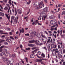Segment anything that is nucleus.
I'll use <instances>...</instances> for the list:
<instances>
[{"instance_id": "39448f33", "label": "nucleus", "mask_w": 65, "mask_h": 65, "mask_svg": "<svg viewBox=\"0 0 65 65\" xmlns=\"http://www.w3.org/2000/svg\"><path fill=\"white\" fill-rule=\"evenodd\" d=\"M35 44H36L37 45H39L40 46H41V45H42L43 44V43H39L38 42H36L35 43Z\"/></svg>"}, {"instance_id": "a19ab883", "label": "nucleus", "mask_w": 65, "mask_h": 65, "mask_svg": "<svg viewBox=\"0 0 65 65\" xmlns=\"http://www.w3.org/2000/svg\"><path fill=\"white\" fill-rule=\"evenodd\" d=\"M50 42V39H48L46 43L47 44L48 43V42Z\"/></svg>"}, {"instance_id": "412c9836", "label": "nucleus", "mask_w": 65, "mask_h": 65, "mask_svg": "<svg viewBox=\"0 0 65 65\" xmlns=\"http://www.w3.org/2000/svg\"><path fill=\"white\" fill-rule=\"evenodd\" d=\"M5 15L6 17L9 20L10 22V20H9V17L8 16V15L7 14H5Z\"/></svg>"}, {"instance_id": "bf43d9fd", "label": "nucleus", "mask_w": 65, "mask_h": 65, "mask_svg": "<svg viewBox=\"0 0 65 65\" xmlns=\"http://www.w3.org/2000/svg\"><path fill=\"white\" fill-rule=\"evenodd\" d=\"M15 38L16 39V40H17V39H18L19 38H18V37H15ZM16 38L17 39H16Z\"/></svg>"}, {"instance_id": "6e6552de", "label": "nucleus", "mask_w": 65, "mask_h": 65, "mask_svg": "<svg viewBox=\"0 0 65 65\" xmlns=\"http://www.w3.org/2000/svg\"><path fill=\"white\" fill-rule=\"evenodd\" d=\"M17 12L18 14H21L22 13V11L20 10L17 9Z\"/></svg>"}, {"instance_id": "e433bc0d", "label": "nucleus", "mask_w": 65, "mask_h": 65, "mask_svg": "<svg viewBox=\"0 0 65 65\" xmlns=\"http://www.w3.org/2000/svg\"><path fill=\"white\" fill-rule=\"evenodd\" d=\"M41 36L42 37H43V38H45V36L43 35V34H42L41 35Z\"/></svg>"}, {"instance_id": "774afa93", "label": "nucleus", "mask_w": 65, "mask_h": 65, "mask_svg": "<svg viewBox=\"0 0 65 65\" xmlns=\"http://www.w3.org/2000/svg\"><path fill=\"white\" fill-rule=\"evenodd\" d=\"M54 30H56V31H57V27H55L54 28Z\"/></svg>"}, {"instance_id": "1a4fd4ad", "label": "nucleus", "mask_w": 65, "mask_h": 65, "mask_svg": "<svg viewBox=\"0 0 65 65\" xmlns=\"http://www.w3.org/2000/svg\"><path fill=\"white\" fill-rule=\"evenodd\" d=\"M50 42L51 43H52V45L53 44H54L55 43V41H53V39H51V40Z\"/></svg>"}, {"instance_id": "cd10ccee", "label": "nucleus", "mask_w": 65, "mask_h": 65, "mask_svg": "<svg viewBox=\"0 0 65 65\" xmlns=\"http://www.w3.org/2000/svg\"><path fill=\"white\" fill-rule=\"evenodd\" d=\"M38 54L39 55H41V53L40 51H38Z\"/></svg>"}, {"instance_id": "5701e85b", "label": "nucleus", "mask_w": 65, "mask_h": 65, "mask_svg": "<svg viewBox=\"0 0 65 65\" xmlns=\"http://www.w3.org/2000/svg\"><path fill=\"white\" fill-rule=\"evenodd\" d=\"M36 36H37L38 38H40V35L39 33H38Z\"/></svg>"}, {"instance_id": "338daca9", "label": "nucleus", "mask_w": 65, "mask_h": 65, "mask_svg": "<svg viewBox=\"0 0 65 65\" xmlns=\"http://www.w3.org/2000/svg\"><path fill=\"white\" fill-rule=\"evenodd\" d=\"M62 65H65V62H63V63Z\"/></svg>"}, {"instance_id": "ddd939ff", "label": "nucleus", "mask_w": 65, "mask_h": 65, "mask_svg": "<svg viewBox=\"0 0 65 65\" xmlns=\"http://www.w3.org/2000/svg\"><path fill=\"white\" fill-rule=\"evenodd\" d=\"M14 16H12L11 18V24H12V20H14Z\"/></svg>"}, {"instance_id": "b1692460", "label": "nucleus", "mask_w": 65, "mask_h": 65, "mask_svg": "<svg viewBox=\"0 0 65 65\" xmlns=\"http://www.w3.org/2000/svg\"><path fill=\"white\" fill-rule=\"evenodd\" d=\"M34 34L35 35V36H37V34H38V33H37L36 32H34Z\"/></svg>"}, {"instance_id": "7c9ffc66", "label": "nucleus", "mask_w": 65, "mask_h": 65, "mask_svg": "<svg viewBox=\"0 0 65 65\" xmlns=\"http://www.w3.org/2000/svg\"><path fill=\"white\" fill-rule=\"evenodd\" d=\"M40 17H43V14H42V13H41L40 14Z\"/></svg>"}, {"instance_id": "2f4dec72", "label": "nucleus", "mask_w": 65, "mask_h": 65, "mask_svg": "<svg viewBox=\"0 0 65 65\" xmlns=\"http://www.w3.org/2000/svg\"><path fill=\"white\" fill-rule=\"evenodd\" d=\"M5 45H8V43L6 42H5L4 43Z\"/></svg>"}, {"instance_id": "4d7b16f0", "label": "nucleus", "mask_w": 65, "mask_h": 65, "mask_svg": "<svg viewBox=\"0 0 65 65\" xmlns=\"http://www.w3.org/2000/svg\"><path fill=\"white\" fill-rule=\"evenodd\" d=\"M65 53V49H63V54H64Z\"/></svg>"}, {"instance_id": "864d4df0", "label": "nucleus", "mask_w": 65, "mask_h": 65, "mask_svg": "<svg viewBox=\"0 0 65 65\" xmlns=\"http://www.w3.org/2000/svg\"><path fill=\"white\" fill-rule=\"evenodd\" d=\"M48 32L50 34H52V32L51 31H48Z\"/></svg>"}, {"instance_id": "79ce46f5", "label": "nucleus", "mask_w": 65, "mask_h": 65, "mask_svg": "<svg viewBox=\"0 0 65 65\" xmlns=\"http://www.w3.org/2000/svg\"><path fill=\"white\" fill-rule=\"evenodd\" d=\"M3 1L5 3H7V1L6 0H3Z\"/></svg>"}, {"instance_id": "680f3d73", "label": "nucleus", "mask_w": 65, "mask_h": 65, "mask_svg": "<svg viewBox=\"0 0 65 65\" xmlns=\"http://www.w3.org/2000/svg\"><path fill=\"white\" fill-rule=\"evenodd\" d=\"M36 23H38V20H36Z\"/></svg>"}, {"instance_id": "a18cd8bd", "label": "nucleus", "mask_w": 65, "mask_h": 65, "mask_svg": "<svg viewBox=\"0 0 65 65\" xmlns=\"http://www.w3.org/2000/svg\"><path fill=\"white\" fill-rule=\"evenodd\" d=\"M62 6V5L59 4L58 5V7H61Z\"/></svg>"}, {"instance_id": "f704fd0d", "label": "nucleus", "mask_w": 65, "mask_h": 65, "mask_svg": "<svg viewBox=\"0 0 65 65\" xmlns=\"http://www.w3.org/2000/svg\"><path fill=\"white\" fill-rule=\"evenodd\" d=\"M16 57V55L14 54L12 55V57Z\"/></svg>"}, {"instance_id": "c756f323", "label": "nucleus", "mask_w": 65, "mask_h": 65, "mask_svg": "<svg viewBox=\"0 0 65 65\" xmlns=\"http://www.w3.org/2000/svg\"><path fill=\"white\" fill-rule=\"evenodd\" d=\"M29 33L31 34H33V31L32 30H30L29 31Z\"/></svg>"}, {"instance_id": "9b49d317", "label": "nucleus", "mask_w": 65, "mask_h": 65, "mask_svg": "<svg viewBox=\"0 0 65 65\" xmlns=\"http://www.w3.org/2000/svg\"><path fill=\"white\" fill-rule=\"evenodd\" d=\"M49 18L50 19H55V17L54 16L51 15L50 16Z\"/></svg>"}, {"instance_id": "3c124183", "label": "nucleus", "mask_w": 65, "mask_h": 65, "mask_svg": "<svg viewBox=\"0 0 65 65\" xmlns=\"http://www.w3.org/2000/svg\"><path fill=\"white\" fill-rule=\"evenodd\" d=\"M10 15H11L12 14V13H11V10H10Z\"/></svg>"}, {"instance_id": "2eb2a0df", "label": "nucleus", "mask_w": 65, "mask_h": 65, "mask_svg": "<svg viewBox=\"0 0 65 65\" xmlns=\"http://www.w3.org/2000/svg\"><path fill=\"white\" fill-rule=\"evenodd\" d=\"M58 49L56 48L55 49V54L56 55H57V53H58Z\"/></svg>"}, {"instance_id": "0e129e2a", "label": "nucleus", "mask_w": 65, "mask_h": 65, "mask_svg": "<svg viewBox=\"0 0 65 65\" xmlns=\"http://www.w3.org/2000/svg\"><path fill=\"white\" fill-rule=\"evenodd\" d=\"M7 29L8 31H10V28H7Z\"/></svg>"}, {"instance_id": "5fc2aeb1", "label": "nucleus", "mask_w": 65, "mask_h": 65, "mask_svg": "<svg viewBox=\"0 0 65 65\" xmlns=\"http://www.w3.org/2000/svg\"><path fill=\"white\" fill-rule=\"evenodd\" d=\"M2 34H6V35H7L8 34V33L6 32V33H3Z\"/></svg>"}, {"instance_id": "4468645a", "label": "nucleus", "mask_w": 65, "mask_h": 65, "mask_svg": "<svg viewBox=\"0 0 65 65\" xmlns=\"http://www.w3.org/2000/svg\"><path fill=\"white\" fill-rule=\"evenodd\" d=\"M1 53L2 56H5V53L4 52H3Z\"/></svg>"}, {"instance_id": "69168bd1", "label": "nucleus", "mask_w": 65, "mask_h": 65, "mask_svg": "<svg viewBox=\"0 0 65 65\" xmlns=\"http://www.w3.org/2000/svg\"><path fill=\"white\" fill-rule=\"evenodd\" d=\"M2 49L1 48H0V52H2Z\"/></svg>"}, {"instance_id": "f8f14e48", "label": "nucleus", "mask_w": 65, "mask_h": 65, "mask_svg": "<svg viewBox=\"0 0 65 65\" xmlns=\"http://www.w3.org/2000/svg\"><path fill=\"white\" fill-rule=\"evenodd\" d=\"M28 46H30V47H33L34 46V44H28Z\"/></svg>"}, {"instance_id": "8fccbe9b", "label": "nucleus", "mask_w": 65, "mask_h": 65, "mask_svg": "<svg viewBox=\"0 0 65 65\" xmlns=\"http://www.w3.org/2000/svg\"><path fill=\"white\" fill-rule=\"evenodd\" d=\"M58 48H59H59H61V47H60V46L59 45H58Z\"/></svg>"}, {"instance_id": "6e6d98bb", "label": "nucleus", "mask_w": 65, "mask_h": 65, "mask_svg": "<svg viewBox=\"0 0 65 65\" xmlns=\"http://www.w3.org/2000/svg\"><path fill=\"white\" fill-rule=\"evenodd\" d=\"M39 51V49L37 48L36 50H35V51Z\"/></svg>"}, {"instance_id": "a211bd4d", "label": "nucleus", "mask_w": 65, "mask_h": 65, "mask_svg": "<svg viewBox=\"0 0 65 65\" xmlns=\"http://www.w3.org/2000/svg\"><path fill=\"white\" fill-rule=\"evenodd\" d=\"M34 55L32 54L30 55V58H34Z\"/></svg>"}, {"instance_id": "f257e3e1", "label": "nucleus", "mask_w": 65, "mask_h": 65, "mask_svg": "<svg viewBox=\"0 0 65 65\" xmlns=\"http://www.w3.org/2000/svg\"><path fill=\"white\" fill-rule=\"evenodd\" d=\"M38 42V43H40V41H39L38 40L30 41H29V43H34V42Z\"/></svg>"}, {"instance_id": "4be33fe9", "label": "nucleus", "mask_w": 65, "mask_h": 65, "mask_svg": "<svg viewBox=\"0 0 65 65\" xmlns=\"http://www.w3.org/2000/svg\"><path fill=\"white\" fill-rule=\"evenodd\" d=\"M59 55H61L62 54V51H59L58 52V53Z\"/></svg>"}, {"instance_id": "de8ad7c7", "label": "nucleus", "mask_w": 65, "mask_h": 65, "mask_svg": "<svg viewBox=\"0 0 65 65\" xmlns=\"http://www.w3.org/2000/svg\"><path fill=\"white\" fill-rule=\"evenodd\" d=\"M39 40H43V39L42 38H41V37H40L39 38Z\"/></svg>"}, {"instance_id": "e2e57ef3", "label": "nucleus", "mask_w": 65, "mask_h": 65, "mask_svg": "<svg viewBox=\"0 0 65 65\" xmlns=\"http://www.w3.org/2000/svg\"><path fill=\"white\" fill-rule=\"evenodd\" d=\"M6 6H7L8 7H9V4H6Z\"/></svg>"}, {"instance_id": "72a5a7b5", "label": "nucleus", "mask_w": 65, "mask_h": 65, "mask_svg": "<svg viewBox=\"0 0 65 65\" xmlns=\"http://www.w3.org/2000/svg\"><path fill=\"white\" fill-rule=\"evenodd\" d=\"M5 47V46L4 45H3L1 47H0V48H1L2 49L3 48V47Z\"/></svg>"}, {"instance_id": "09e8293b", "label": "nucleus", "mask_w": 65, "mask_h": 65, "mask_svg": "<svg viewBox=\"0 0 65 65\" xmlns=\"http://www.w3.org/2000/svg\"><path fill=\"white\" fill-rule=\"evenodd\" d=\"M37 48V47H34L32 48V50H35V49H36Z\"/></svg>"}, {"instance_id": "f3484780", "label": "nucleus", "mask_w": 65, "mask_h": 65, "mask_svg": "<svg viewBox=\"0 0 65 65\" xmlns=\"http://www.w3.org/2000/svg\"><path fill=\"white\" fill-rule=\"evenodd\" d=\"M36 61L37 62H42V60L41 59H36Z\"/></svg>"}, {"instance_id": "58836bf2", "label": "nucleus", "mask_w": 65, "mask_h": 65, "mask_svg": "<svg viewBox=\"0 0 65 65\" xmlns=\"http://www.w3.org/2000/svg\"><path fill=\"white\" fill-rule=\"evenodd\" d=\"M26 50H30V47H28V48H26Z\"/></svg>"}, {"instance_id": "9d476101", "label": "nucleus", "mask_w": 65, "mask_h": 65, "mask_svg": "<svg viewBox=\"0 0 65 65\" xmlns=\"http://www.w3.org/2000/svg\"><path fill=\"white\" fill-rule=\"evenodd\" d=\"M14 22H13V24H17V23H18V21H17V18H15L14 19Z\"/></svg>"}, {"instance_id": "473e14b6", "label": "nucleus", "mask_w": 65, "mask_h": 65, "mask_svg": "<svg viewBox=\"0 0 65 65\" xmlns=\"http://www.w3.org/2000/svg\"><path fill=\"white\" fill-rule=\"evenodd\" d=\"M5 47V46L4 45H3L1 47H0V48H1L2 49L3 48V47Z\"/></svg>"}, {"instance_id": "6ab92c4d", "label": "nucleus", "mask_w": 65, "mask_h": 65, "mask_svg": "<svg viewBox=\"0 0 65 65\" xmlns=\"http://www.w3.org/2000/svg\"><path fill=\"white\" fill-rule=\"evenodd\" d=\"M52 45H53V46L51 48H56V47H57V45H56L55 46L54 44H53ZM54 46H55V47H54Z\"/></svg>"}, {"instance_id": "c03bdc74", "label": "nucleus", "mask_w": 65, "mask_h": 65, "mask_svg": "<svg viewBox=\"0 0 65 65\" xmlns=\"http://www.w3.org/2000/svg\"><path fill=\"white\" fill-rule=\"evenodd\" d=\"M65 13V11H63L62 12V13L61 14L62 15H63L64 14V13Z\"/></svg>"}, {"instance_id": "423d86ee", "label": "nucleus", "mask_w": 65, "mask_h": 65, "mask_svg": "<svg viewBox=\"0 0 65 65\" xmlns=\"http://www.w3.org/2000/svg\"><path fill=\"white\" fill-rule=\"evenodd\" d=\"M4 51L6 54H8V52L9 51V49L8 48L7 49H4Z\"/></svg>"}, {"instance_id": "37998d69", "label": "nucleus", "mask_w": 65, "mask_h": 65, "mask_svg": "<svg viewBox=\"0 0 65 65\" xmlns=\"http://www.w3.org/2000/svg\"><path fill=\"white\" fill-rule=\"evenodd\" d=\"M21 32L22 33H24V29L22 28V30H21Z\"/></svg>"}, {"instance_id": "a878e982", "label": "nucleus", "mask_w": 65, "mask_h": 65, "mask_svg": "<svg viewBox=\"0 0 65 65\" xmlns=\"http://www.w3.org/2000/svg\"><path fill=\"white\" fill-rule=\"evenodd\" d=\"M61 47L62 48V49L63 50L64 48L65 47V46H64V45H61Z\"/></svg>"}, {"instance_id": "0eeeda50", "label": "nucleus", "mask_w": 65, "mask_h": 65, "mask_svg": "<svg viewBox=\"0 0 65 65\" xmlns=\"http://www.w3.org/2000/svg\"><path fill=\"white\" fill-rule=\"evenodd\" d=\"M48 10V8L47 7H46L43 9V11L44 12H46Z\"/></svg>"}, {"instance_id": "c9c22d12", "label": "nucleus", "mask_w": 65, "mask_h": 65, "mask_svg": "<svg viewBox=\"0 0 65 65\" xmlns=\"http://www.w3.org/2000/svg\"><path fill=\"white\" fill-rule=\"evenodd\" d=\"M42 14H43V17L46 15V13H42Z\"/></svg>"}, {"instance_id": "bb28decb", "label": "nucleus", "mask_w": 65, "mask_h": 65, "mask_svg": "<svg viewBox=\"0 0 65 65\" xmlns=\"http://www.w3.org/2000/svg\"><path fill=\"white\" fill-rule=\"evenodd\" d=\"M4 10H7L8 9V7L6 6L4 8Z\"/></svg>"}, {"instance_id": "13d9d810", "label": "nucleus", "mask_w": 65, "mask_h": 65, "mask_svg": "<svg viewBox=\"0 0 65 65\" xmlns=\"http://www.w3.org/2000/svg\"><path fill=\"white\" fill-rule=\"evenodd\" d=\"M22 50H23V52H25V53H26V52H27V51H25V50H24L23 49H21Z\"/></svg>"}, {"instance_id": "393cba45", "label": "nucleus", "mask_w": 65, "mask_h": 65, "mask_svg": "<svg viewBox=\"0 0 65 65\" xmlns=\"http://www.w3.org/2000/svg\"><path fill=\"white\" fill-rule=\"evenodd\" d=\"M47 17V15H45L44 17V19L43 20L44 21L45 20L46 18Z\"/></svg>"}, {"instance_id": "052dcab7", "label": "nucleus", "mask_w": 65, "mask_h": 65, "mask_svg": "<svg viewBox=\"0 0 65 65\" xmlns=\"http://www.w3.org/2000/svg\"><path fill=\"white\" fill-rule=\"evenodd\" d=\"M15 15H16V14H18V13H17V10H16V9H15Z\"/></svg>"}, {"instance_id": "20e7f679", "label": "nucleus", "mask_w": 65, "mask_h": 65, "mask_svg": "<svg viewBox=\"0 0 65 65\" xmlns=\"http://www.w3.org/2000/svg\"><path fill=\"white\" fill-rule=\"evenodd\" d=\"M3 58L4 59V62L6 63H8V62H7L8 61V58L7 57H4Z\"/></svg>"}, {"instance_id": "c85d7f7f", "label": "nucleus", "mask_w": 65, "mask_h": 65, "mask_svg": "<svg viewBox=\"0 0 65 65\" xmlns=\"http://www.w3.org/2000/svg\"><path fill=\"white\" fill-rule=\"evenodd\" d=\"M5 41V40H2L1 39V41L0 42V43H1L2 42H3V41Z\"/></svg>"}, {"instance_id": "4c0bfd02", "label": "nucleus", "mask_w": 65, "mask_h": 65, "mask_svg": "<svg viewBox=\"0 0 65 65\" xmlns=\"http://www.w3.org/2000/svg\"><path fill=\"white\" fill-rule=\"evenodd\" d=\"M10 39H12V40H14V38H13V37H11V36H10Z\"/></svg>"}, {"instance_id": "ea45409f", "label": "nucleus", "mask_w": 65, "mask_h": 65, "mask_svg": "<svg viewBox=\"0 0 65 65\" xmlns=\"http://www.w3.org/2000/svg\"><path fill=\"white\" fill-rule=\"evenodd\" d=\"M42 40V41L43 42H45L44 43V44H45V43H46V41H45V40L44 41V39L43 40Z\"/></svg>"}, {"instance_id": "49530a36", "label": "nucleus", "mask_w": 65, "mask_h": 65, "mask_svg": "<svg viewBox=\"0 0 65 65\" xmlns=\"http://www.w3.org/2000/svg\"><path fill=\"white\" fill-rule=\"evenodd\" d=\"M9 34L10 35H12V32H9Z\"/></svg>"}, {"instance_id": "f03ea898", "label": "nucleus", "mask_w": 65, "mask_h": 65, "mask_svg": "<svg viewBox=\"0 0 65 65\" xmlns=\"http://www.w3.org/2000/svg\"><path fill=\"white\" fill-rule=\"evenodd\" d=\"M39 6L40 8H41L44 7V4H43V1H42L39 4Z\"/></svg>"}, {"instance_id": "7ed1b4c3", "label": "nucleus", "mask_w": 65, "mask_h": 65, "mask_svg": "<svg viewBox=\"0 0 65 65\" xmlns=\"http://www.w3.org/2000/svg\"><path fill=\"white\" fill-rule=\"evenodd\" d=\"M6 41L7 42H9V43H12V40L11 39H10L8 38L7 39H6Z\"/></svg>"}, {"instance_id": "aec40b11", "label": "nucleus", "mask_w": 65, "mask_h": 65, "mask_svg": "<svg viewBox=\"0 0 65 65\" xmlns=\"http://www.w3.org/2000/svg\"><path fill=\"white\" fill-rule=\"evenodd\" d=\"M41 56L43 58H45V55L43 53H42L41 55Z\"/></svg>"}, {"instance_id": "dca6fc26", "label": "nucleus", "mask_w": 65, "mask_h": 65, "mask_svg": "<svg viewBox=\"0 0 65 65\" xmlns=\"http://www.w3.org/2000/svg\"><path fill=\"white\" fill-rule=\"evenodd\" d=\"M4 13L0 12V16H4Z\"/></svg>"}, {"instance_id": "603ef678", "label": "nucleus", "mask_w": 65, "mask_h": 65, "mask_svg": "<svg viewBox=\"0 0 65 65\" xmlns=\"http://www.w3.org/2000/svg\"><path fill=\"white\" fill-rule=\"evenodd\" d=\"M8 3H9L10 5H11L12 3H11V2L9 1V2Z\"/></svg>"}]
</instances>
